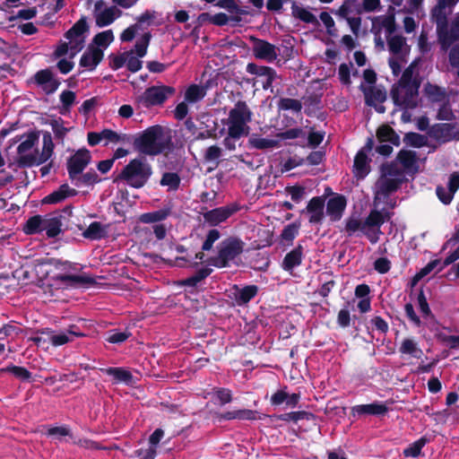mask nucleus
<instances>
[{
    "instance_id": "f03ea898",
    "label": "nucleus",
    "mask_w": 459,
    "mask_h": 459,
    "mask_svg": "<svg viewBox=\"0 0 459 459\" xmlns=\"http://www.w3.org/2000/svg\"><path fill=\"white\" fill-rule=\"evenodd\" d=\"M152 175V166L144 159L135 158L123 168L115 181L122 180L139 189L146 185Z\"/></svg>"
},
{
    "instance_id": "b1692460",
    "label": "nucleus",
    "mask_w": 459,
    "mask_h": 459,
    "mask_svg": "<svg viewBox=\"0 0 459 459\" xmlns=\"http://www.w3.org/2000/svg\"><path fill=\"white\" fill-rule=\"evenodd\" d=\"M121 14L122 12L117 6L107 7L103 11L95 13L96 25L100 28L108 26Z\"/></svg>"
},
{
    "instance_id": "de8ad7c7",
    "label": "nucleus",
    "mask_w": 459,
    "mask_h": 459,
    "mask_svg": "<svg viewBox=\"0 0 459 459\" xmlns=\"http://www.w3.org/2000/svg\"><path fill=\"white\" fill-rule=\"evenodd\" d=\"M279 110H291L295 113H299L302 110V103L300 100L290 98H281L278 101Z\"/></svg>"
},
{
    "instance_id": "ea45409f",
    "label": "nucleus",
    "mask_w": 459,
    "mask_h": 459,
    "mask_svg": "<svg viewBox=\"0 0 459 459\" xmlns=\"http://www.w3.org/2000/svg\"><path fill=\"white\" fill-rule=\"evenodd\" d=\"M44 218L41 215H34L26 221L23 231L27 235H34L43 231Z\"/></svg>"
},
{
    "instance_id": "a878e982",
    "label": "nucleus",
    "mask_w": 459,
    "mask_h": 459,
    "mask_svg": "<svg viewBox=\"0 0 459 459\" xmlns=\"http://www.w3.org/2000/svg\"><path fill=\"white\" fill-rule=\"evenodd\" d=\"M54 278L56 281L68 283L70 286L95 285L97 283L93 277L87 274H56Z\"/></svg>"
},
{
    "instance_id": "680f3d73",
    "label": "nucleus",
    "mask_w": 459,
    "mask_h": 459,
    "mask_svg": "<svg viewBox=\"0 0 459 459\" xmlns=\"http://www.w3.org/2000/svg\"><path fill=\"white\" fill-rule=\"evenodd\" d=\"M49 125L52 127L55 137L58 140H63L69 131L68 128L64 126V120L61 117L52 119Z\"/></svg>"
},
{
    "instance_id": "603ef678",
    "label": "nucleus",
    "mask_w": 459,
    "mask_h": 459,
    "mask_svg": "<svg viewBox=\"0 0 459 459\" xmlns=\"http://www.w3.org/2000/svg\"><path fill=\"white\" fill-rule=\"evenodd\" d=\"M321 104V95L312 93L304 98V105L306 107L305 113L311 116L316 109L319 108Z\"/></svg>"
},
{
    "instance_id": "aec40b11",
    "label": "nucleus",
    "mask_w": 459,
    "mask_h": 459,
    "mask_svg": "<svg viewBox=\"0 0 459 459\" xmlns=\"http://www.w3.org/2000/svg\"><path fill=\"white\" fill-rule=\"evenodd\" d=\"M388 411V407L385 403H373L369 404H359L351 407L352 416L361 415H384Z\"/></svg>"
},
{
    "instance_id": "6e6552de",
    "label": "nucleus",
    "mask_w": 459,
    "mask_h": 459,
    "mask_svg": "<svg viewBox=\"0 0 459 459\" xmlns=\"http://www.w3.org/2000/svg\"><path fill=\"white\" fill-rule=\"evenodd\" d=\"M361 233L369 240L371 244H377L379 241V236L382 234L383 218L378 210L373 209L363 221Z\"/></svg>"
},
{
    "instance_id": "6ab92c4d",
    "label": "nucleus",
    "mask_w": 459,
    "mask_h": 459,
    "mask_svg": "<svg viewBox=\"0 0 459 459\" xmlns=\"http://www.w3.org/2000/svg\"><path fill=\"white\" fill-rule=\"evenodd\" d=\"M104 56V52L101 48H95L93 45L88 47V50L85 51L80 59V66L90 68V70L95 69V67L101 62Z\"/></svg>"
},
{
    "instance_id": "37998d69",
    "label": "nucleus",
    "mask_w": 459,
    "mask_h": 459,
    "mask_svg": "<svg viewBox=\"0 0 459 459\" xmlns=\"http://www.w3.org/2000/svg\"><path fill=\"white\" fill-rule=\"evenodd\" d=\"M170 214V209H160L152 212H146L141 215V221L143 223H154L166 220Z\"/></svg>"
},
{
    "instance_id": "7ed1b4c3",
    "label": "nucleus",
    "mask_w": 459,
    "mask_h": 459,
    "mask_svg": "<svg viewBox=\"0 0 459 459\" xmlns=\"http://www.w3.org/2000/svg\"><path fill=\"white\" fill-rule=\"evenodd\" d=\"M245 243L238 237L230 236L223 239L217 247V255L209 257L206 263L216 268L229 267L244 251Z\"/></svg>"
},
{
    "instance_id": "0e129e2a",
    "label": "nucleus",
    "mask_w": 459,
    "mask_h": 459,
    "mask_svg": "<svg viewBox=\"0 0 459 459\" xmlns=\"http://www.w3.org/2000/svg\"><path fill=\"white\" fill-rule=\"evenodd\" d=\"M133 54V50L131 51H126L125 53H122L120 55H110L109 56V59H110V63H109V66L112 70H118L120 69L121 67H123L126 63V60H127V56L129 55H132Z\"/></svg>"
},
{
    "instance_id": "39448f33",
    "label": "nucleus",
    "mask_w": 459,
    "mask_h": 459,
    "mask_svg": "<svg viewBox=\"0 0 459 459\" xmlns=\"http://www.w3.org/2000/svg\"><path fill=\"white\" fill-rule=\"evenodd\" d=\"M418 85H401L395 83L392 86L390 95L395 106L402 109H414L418 107L419 100Z\"/></svg>"
},
{
    "instance_id": "6e6d98bb",
    "label": "nucleus",
    "mask_w": 459,
    "mask_h": 459,
    "mask_svg": "<svg viewBox=\"0 0 459 459\" xmlns=\"http://www.w3.org/2000/svg\"><path fill=\"white\" fill-rule=\"evenodd\" d=\"M152 35L150 32H145L135 42L134 50L138 57H143L147 53V48L150 44Z\"/></svg>"
},
{
    "instance_id": "f257e3e1",
    "label": "nucleus",
    "mask_w": 459,
    "mask_h": 459,
    "mask_svg": "<svg viewBox=\"0 0 459 459\" xmlns=\"http://www.w3.org/2000/svg\"><path fill=\"white\" fill-rule=\"evenodd\" d=\"M134 148L144 155L157 156L173 149L172 137L169 132L160 125L149 126L134 139Z\"/></svg>"
},
{
    "instance_id": "4be33fe9",
    "label": "nucleus",
    "mask_w": 459,
    "mask_h": 459,
    "mask_svg": "<svg viewBox=\"0 0 459 459\" xmlns=\"http://www.w3.org/2000/svg\"><path fill=\"white\" fill-rule=\"evenodd\" d=\"M437 4L432 10V19L437 25L438 37L446 30L448 25L447 17L445 12L446 7V0H437Z\"/></svg>"
},
{
    "instance_id": "9b49d317",
    "label": "nucleus",
    "mask_w": 459,
    "mask_h": 459,
    "mask_svg": "<svg viewBox=\"0 0 459 459\" xmlns=\"http://www.w3.org/2000/svg\"><path fill=\"white\" fill-rule=\"evenodd\" d=\"M362 91L365 97V103L368 107H373L377 113L383 114L385 112V106L381 105L386 100V91L385 88L368 86L363 87L361 85Z\"/></svg>"
},
{
    "instance_id": "423d86ee",
    "label": "nucleus",
    "mask_w": 459,
    "mask_h": 459,
    "mask_svg": "<svg viewBox=\"0 0 459 459\" xmlns=\"http://www.w3.org/2000/svg\"><path fill=\"white\" fill-rule=\"evenodd\" d=\"M176 89L169 85H152L145 89L137 98V102L146 108L162 106L169 98L174 96Z\"/></svg>"
},
{
    "instance_id": "052dcab7",
    "label": "nucleus",
    "mask_w": 459,
    "mask_h": 459,
    "mask_svg": "<svg viewBox=\"0 0 459 459\" xmlns=\"http://www.w3.org/2000/svg\"><path fill=\"white\" fill-rule=\"evenodd\" d=\"M389 51L393 55H399L405 45V39L403 36L395 35L387 39Z\"/></svg>"
},
{
    "instance_id": "dca6fc26",
    "label": "nucleus",
    "mask_w": 459,
    "mask_h": 459,
    "mask_svg": "<svg viewBox=\"0 0 459 459\" xmlns=\"http://www.w3.org/2000/svg\"><path fill=\"white\" fill-rule=\"evenodd\" d=\"M325 196H315L312 197L309 202L307 203V205L305 210L302 211L304 212L305 211L310 214L308 221L311 224H321L324 218H325Z\"/></svg>"
},
{
    "instance_id": "7c9ffc66",
    "label": "nucleus",
    "mask_w": 459,
    "mask_h": 459,
    "mask_svg": "<svg viewBox=\"0 0 459 459\" xmlns=\"http://www.w3.org/2000/svg\"><path fill=\"white\" fill-rule=\"evenodd\" d=\"M40 333L41 334H46L48 337L50 343L55 347L62 346L73 342V338H71V335H69L66 331L55 333V331L50 328H44L40 330Z\"/></svg>"
},
{
    "instance_id": "e433bc0d",
    "label": "nucleus",
    "mask_w": 459,
    "mask_h": 459,
    "mask_svg": "<svg viewBox=\"0 0 459 459\" xmlns=\"http://www.w3.org/2000/svg\"><path fill=\"white\" fill-rule=\"evenodd\" d=\"M399 352L401 354L411 355L416 359H420L423 354L422 350L418 347L417 342L411 338H405L403 340L399 348Z\"/></svg>"
},
{
    "instance_id": "393cba45",
    "label": "nucleus",
    "mask_w": 459,
    "mask_h": 459,
    "mask_svg": "<svg viewBox=\"0 0 459 459\" xmlns=\"http://www.w3.org/2000/svg\"><path fill=\"white\" fill-rule=\"evenodd\" d=\"M76 195L77 190L71 188L68 184H63L58 187L57 190L45 196L42 200V203L57 204L65 200L67 197L75 196Z\"/></svg>"
},
{
    "instance_id": "69168bd1",
    "label": "nucleus",
    "mask_w": 459,
    "mask_h": 459,
    "mask_svg": "<svg viewBox=\"0 0 459 459\" xmlns=\"http://www.w3.org/2000/svg\"><path fill=\"white\" fill-rule=\"evenodd\" d=\"M100 134L101 140H107L111 143L126 142L129 140L127 134H118L117 132L108 128L103 129Z\"/></svg>"
},
{
    "instance_id": "58836bf2",
    "label": "nucleus",
    "mask_w": 459,
    "mask_h": 459,
    "mask_svg": "<svg viewBox=\"0 0 459 459\" xmlns=\"http://www.w3.org/2000/svg\"><path fill=\"white\" fill-rule=\"evenodd\" d=\"M276 418L282 421L298 422L302 420H312L315 419V414L306 411H290L283 414L277 415Z\"/></svg>"
},
{
    "instance_id": "c756f323",
    "label": "nucleus",
    "mask_w": 459,
    "mask_h": 459,
    "mask_svg": "<svg viewBox=\"0 0 459 459\" xmlns=\"http://www.w3.org/2000/svg\"><path fill=\"white\" fill-rule=\"evenodd\" d=\"M221 234L217 229H212L210 230L206 236L205 239L203 242L202 245V251L198 252L195 255V258L200 261H204V253L206 251H211L213 247L214 243L221 238Z\"/></svg>"
},
{
    "instance_id": "8fccbe9b",
    "label": "nucleus",
    "mask_w": 459,
    "mask_h": 459,
    "mask_svg": "<svg viewBox=\"0 0 459 459\" xmlns=\"http://www.w3.org/2000/svg\"><path fill=\"white\" fill-rule=\"evenodd\" d=\"M114 40L113 31L111 30L97 33L92 39V44L95 48H107Z\"/></svg>"
},
{
    "instance_id": "20e7f679",
    "label": "nucleus",
    "mask_w": 459,
    "mask_h": 459,
    "mask_svg": "<svg viewBox=\"0 0 459 459\" xmlns=\"http://www.w3.org/2000/svg\"><path fill=\"white\" fill-rule=\"evenodd\" d=\"M253 119V112L245 100H238L230 110L225 122L227 130H232L248 135L250 127L248 123Z\"/></svg>"
},
{
    "instance_id": "bf43d9fd",
    "label": "nucleus",
    "mask_w": 459,
    "mask_h": 459,
    "mask_svg": "<svg viewBox=\"0 0 459 459\" xmlns=\"http://www.w3.org/2000/svg\"><path fill=\"white\" fill-rule=\"evenodd\" d=\"M207 18H209L211 23L216 26H223L230 22V17L224 13H218L214 15H210L208 13H203L199 15V19L206 20Z\"/></svg>"
},
{
    "instance_id": "f8f14e48",
    "label": "nucleus",
    "mask_w": 459,
    "mask_h": 459,
    "mask_svg": "<svg viewBox=\"0 0 459 459\" xmlns=\"http://www.w3.org/2000/svg\"><path fill=\"white\" fill-rule=\"evenodd\" d=\"M31 80L35 84L41 87L47 95L54 94L61 84L60 80L54 77L49 68L38 71Z\"/></svg>"
},
{
    "instance_id": "4d7b16f0",
    "label": "nucleus",
    "mask_w": 459,
    "mask_h": 459,
    "mask_svg": "<svg viewBox=\"0 0 459 459\" xmlns=\"http://www.w3.org/2000/svg\"><path fill=\"white\" fill-rule=\"evenodd\" d=\"M414 65L415 64L411 63L408 67L404 69L397 83H400L401 85H420V81L413 79Z\"/></svg>"
},
{
    "instance_id": "c85d7f7f",
    "label": "nucleus",
    "mask_w": 459,
    "mask_h": 459,
    "mask_svg": "<svg viewBox=\"0 0 459 459\" xmlns=\"http://www.w3.org/2000/svg\"><path fill=\"white\" fill-rule=\"evenodd\" d=\"M62 215L50 218H45L43 223V231L49 238H56L62 231Z\"/></svg>"
},
{
    "instance_id": "f3484780",
    "label": "nucleus",
    "mask_w": 459,
    "mask_h": 459,
    "mask_svg": "<svg viewBox=\"0 0 459 459\" xmlns=\"http://www.w3.org/2000/svg\"><path fill=\"white\" fill-rule=\"evenodd\" d=\"M231 299H234L237 305L244 306L250 302L257 294L259 288L257 285L251 284L244 287L234 285L232 288Z\"/></svg>"
},
{
    "instance_id": "c03bdc74",
    "label": "nucleus",
    "mask_w": 459,
    "mask_h": 459,
    "mask_svg": "<svg viewBox=\"0 0 459 459\" xmlns=\"http://www.w3.org/2000/svg\"><path fill=\"white\" fill-rule=\"evenodd\" d=\"M26 139L22 141L17 147V153L23 154L32 149L39 142V132L31 131L25 134Z\"/></svg>"
},
{
    "instance_id": "0eeeda50",
    "label": "nucleus",
    "mask_w": 459,
    "mask_h": 459,
    "mask_svg": "<svg viewBox=\"0 0 459 459\" xmlns=\"http://www.w3.org/2000/svg\"><path fill=\"white\" fill-rule=\"evenodd\" d=\"M91 155L88 149L81 148L72 155L66 163L69 178L74 180L80 176L91 163Z\"/></svg>"
},
{
    "instance_id": "774afa93",
    "label": "nucleus",
    "mask_w": 459,
    "mask_h": 459,
    "mask_svg": "<svg viewBox=\"0 0 459 459\" xmlns=\"http://www.w3.org/2000/svg\"><path fill=\"white\" fill-rule=\"evenodd\" d=\"M364 225L363 221L355 217H350L346 220L345 222V231L348 236H352L357 231H362Z\"/></svg>"
},
{
    "instance_id": "9d476101",
    "label": "nucleus",
    "mask_w": 459,
    "mask_h": 459,
    "mask_svg": "<svg viewBox=\"0 0 459 459\" xmlns=\"http://www.w3.org/2000/svg\"><path fill=\"white\" fill-rule=\"evenodd\" d=\"M239 210L237 204L217 207L203 213L204 221L211 227H215L226 221Z\"/></svg>"
},
{
    "instance_id": "cd10ccee",
    "label": "nucleus",
    "mask_w": 459,
    "mask_h": 459,
    "mask_svg": "<svg viewBox=\"0 0 459 459\" xmlns=\"http://www.w3.org/2000/svg\"><path fill=\"white\" fill-rule=\"evenodd\" d=\"M377 138L380 143L389 142L394 146L400 145V136L387 124L380 126L377 130Z\"/></svg>"
},
{
    "instance_id": "4c0bfd02",
    "label": "nucleus",
    "mask_w": 459,
    "mask_h": 459,
    "mask_svg": "<svg viewBox=\"0 0 459 459\" xmlns=\"http://www.w3.org/2000/svg\"><path fill=\"white\" fill-rule=\"evenodd\" d=\"M212 273V268L202 267L198 269L192 276L184 279L181 284L187 287H196L199 282L206 279Z\"/></svg>"
},
{
    "instance_id": "412c9836",
    "label": "nucleus",
    "mask_w": 459,
    "mask_h": 459,
    "mask_svg": "<svg viewBox=\"0 0 459 459\" xmlns=\"http://www.w3.org/2000/svg\"><path fill=\"white\" fill-rule=\"evenodd\" d=\"M370 160L365 151H359L354 158L353 174L357 179H364L370 172Z\"/></svg>"
},
{
    "instance_id": "1a4fd4ad",
    "label": "nucleus",
    "mask_w": 459,
    "mask_h": 459,
    "mask_svg": "<svg viewBox=\"0 0 459 459\" xmlns=\"http://www.w3.org/2000/svg\"><path fill=\"white\" fill-rule=\"evenodd\" d=\"M247 73L255 75L257 82H261L262 88L264 91H273V83L277 78L275 69L266 65H259L255 63H248L246 67Z\"/></svg>"
},
{
    "instance_id": "79ce46f5",
    "label": "nucleus",
    "mask_w": 459,
    "mask_h": 459,
    "mask_svg": "<svg viewBox=\"0 0 459 459\" xmlns=\"http://www.w3.org/2000/svg\"><path fill=\"white\" fill-rule=\"evenodd\" d=\"M291 10H292V15L295 18H298L306 23L318 25L319 22H318L316 17L312 13L306 10L305 8L298 6L296 2L292 3Z\"/></svg>"
},
{
    "instance_id": "5fc2aeb1",
    "label": "nucleus",
    "mask_w": 459,
    "mask_h": 459,
    "mask_svg": "<svg viewBox=\"0 0 459 459\" xmlns=\"http://www.w3.org/2000/svg\"><path fill=\"white\" fill-rule=\"evenodd\" d=\"M212 394L218 400L221 406H224L225 404L231 403L233 400L232 392L229 388L216 387L213 388Z\"/></svg>"
},
{
    "instance_id": "2f4dec72",
    "label": "nucleus",
    "mask_w": 459,
    "mask_h": 459,
    "mask_svg": "<svg viewBox=\"0 0 459 459\" xmlns=\"http://www.w3.org/2000/svg\"><path fill=\"white\" fill-rule=\"evenodd\" d=\"M86 16H82L65 33V38L70 41L82 37L85 32L89 31Z\"/></svg>"
},
{
    "instance_id": "e2e57ef3",
    "label": "nucleus",
    "mask_w": 459,
    "mask_h": 459,
    "mask_svg": "<svg viewBox=\"0 0 459 459\" xmlns=\"http://www.w3.org/2000/svg\"><path fill=\"white\" fill-rule=\"evenodd\" d=\"M441 264L440 259H434L429 262L423 268H421L413 277V283L420 281L422 278L429 275L437 265Z\"/></svg>"
},
{
    "instance_id": "4468645a",
    "label": "nucleus",
    "mask_w": 459,
    "mask_h": 459,
    "mask_svg": "<svg viewBox=\"0 0 459 459\" xmlns=\"http://www.w3.org/2000/svg\"><path fill=\"white\" fill-rule=\"evenodd\" d=\"M403 179L380 177L376 183L375 200L388 198L396 192L402 186Z\"/></svg>"
},
{
    "instance_id": "5701e85b",
    "label": "nucleus",
    "mask_w": 459,
    "mask_h": 459,
    "mask_svg": "<svg viewBox=\"0 0 459 459\" xmlns=\"http://www.w3.org/2000/svg\"><path fill=\"white\" fill-rule=\"evenodd\" d=\"M303 247L298 244L291 251L286 254L284 256L281 268L286 272H292V270L300 265L303 259Z\"/></svg>"
},
{
    "instance_id": "864d4df0",
    "label": "nucleus",
    "mask_w": 459,
    "mask_h": 459,
    "mask_svg": "<svg viewBox=\"0 0 459 459\" xmlns=\"http://www.w3.org/2000/svg\"><path fill=\"white\" fill-rule=\"evenodd\" d=\"M76 94L74 91L65 90L60 94V101L62 103L61 114L70 111L71 107L75 102Z\"/></svg>"
},
{
    "instance_id": "2eb2a0df",
    "label": "nucleus",
    "mask_w": 459,
    "mask_h": 459,
    "mask_svg": "<svg viewBox=\"0 0 459 459\" xmlns=\"http://www.w3.org/2000/svg\"><path fill=\"white\" fill-rule=\"evenodd\" d=\"M214 417L219 422L232 420L252 421L260 419L258 411L250 409H238L223 412H215Z\"/></svg>"
},
{
    "instance_id": "3c124183",
    "label": "nucleus",
    "mask_w": 459,
    "mask_h": 459,
    "mask_svg": "<svg viewBox=\"0 0 459 459\" xmlns=\"http://www.w3.org/2000/svg\"><path fill=\"white\" fill-rule=\"evenodd\" d=\"M403 142L409 146L420 148L426 145L427 138L420 134L410 132L405 134Z\"/></svg>"
},
{
    "instance_id": "09e8293b",
    "label": "nucleus",
    "mask_w": 459,
    "mask_h": 459,
    "mask_svg": "<svg viewBox=\"0 0 459 459\" xmlns=\"http://www.w3.org/2000/svg\"><path fill=\"white\" fill-rule=\"evenodd\" d=\"M429 442L428 438L421 437L415 442L410 444L404 450L403 455L405 457H417L420 455L421 449Z\"/></svg>"
},
{
    "instance_id": "bb28decb",
    "label": "nucleus",
    "mask_w": 459,
    "mask_h": 459,
    "mask_svg": "<svg viewBox=\"0 0 459 459\" xmlns=\"http://www.w3.org/2000/svg\"><path fill=\"white\" fill-rule=\"evenodd\" d=\"M397 160L406 171H418V158L413 151L401 150L397 154Z\"/></svg>"
},
{
    "instance_id": "a19ab883",
    "label": "nucleus",
    "mask_w": 459,
    "mask_h": 459,
    "mask_svg": "<svg viewBox=\"0 0 459 459\" xmlns=\"http://www.w3.org/2000/svg\"><path fill=\"white\" fill-rule=\"evenodd\" d=\"M181 183L180 176L177 172H164L160 180L161 186H167L168 191L178 190Z\"/></svg>"
},
{
    "instance_id": "c9c22d12",
    "label": "nucleus",
    "mask_w": 459,
    "mask_h": 459,
    "mask_svg": "<svg viewBox=\"0 0 459 459\" xmlns=\"http://www.w3.org/2000/svg\"><path fill=\"white\" fill-rule=\"evenodd\" d=\"M82 236L87 239L100 240L106 237V228L100 221H93L82 232Z\"/></svg>"
},
{
    "instance_id": "473e14b6",
    "label": "nucleus",
    "mask_w": 459,
    "mask_h": 459,
    "mask_svg": "<svg viewBox=\"0 0 459 459\" xmlns=\"http://www.w3.org/2000/svg\"><path fill=\"white\" fill-rule=\"evenodd\" d=\"M439 39L443 45L447 46H450L454 42L459 40V13L453 21L450 30H448L447 26L446 30L443 32V34H441Z\"/></svg>"
},
{
    "instance_id": "13d9d810",
    "label": "nucleus",
    "mask_w": 459,
    "mask_h": 459,
    "mask_svg": "<svg viewBox=\"0 0 459 459\" xmlns=\"http://www.w3.org/2000/svg\"><path fill=\"white\" fill-rule=\"evenodd\" d=\"M244 136L246 135L240 133L232 130H227V135L223 139L222 143L227 150L235 151L237 147V142Z\"/></svg>"
},
{
    "instance_id": "a211bd4d",
    "label": "nucleus",
    "mask_w": 459,
    "mask_h": 459,
    "mask_svg": "<svg viewBox=\"0 0 459 459\" xmlns=\"http://www.w3.org/2000/svg\"><path fill=\"white\" fill-rule=\"evenodd\" d=\"M346 205L347 200L345 196L342 195H336L327 201L326 214L330 217L332 221H338L341 220Z\"/></svg>"
},
{
    "instance_id": "a18cd8bd",
    "label": "nucleus",
    "mask_w": 459,
    "mask_h": 459,
    "mask_svg": "<svg viewBox=\"0 0 459 459\" xmlns=\"http://www.w3.org/2000/svg\"><path fill=\"white\" fill-rule=\"evenodd\" d=\"M205 94V88L197 84H191L185 92V100L190 103H195L201 100Z\"/></svg>"
},
{
    "instance_id": "ddd939ff",
    "label": "nucleus",
    "mask_w": 459,
    "mask_h": 459,
    "mask_svg": "<svg viewBox=\"0 0 459 459\" xmlns=\"http://www.w3.org/2000/svg\"><path fill=\"white\" fill-rule=\"evenodd\" d=\"M253 56L269 63L277 59V48L267 40L254 38L252 47Z\"/></svg>"
},
{
    "instance_id": "f704fd0d",
    "label": "nucleus",
    "mask_w": 459,
    "mask_h": 459,
    "mask_svg": "<svg viewBox=\"0 0 459 459\" xmlns=\"http://www.w3.org/2000/svg\"><path fill=\"white\" fill-rule=\"evenodd\" d=\"M103 372H105L108 376H112L116 382L117 383H125V384H131L133 381V374L123 368H101Z\"/></svg>"
},
{
    "instance_id": "49530a36",
    "label": "nucleus",
    "mask_w": 459,
    "mask_h": 459,
    "mask_svg": "<svg viewBox=\"0 0 459 459\" xmlns=\"http://www.w3.org/2000/svg\"><path fill=\"white\" fill-rule=\"evenodd\" d=\"M2 372H7L13 374L16 378L22 381H30L32 374L26 368L15 365H9L6 368L1 369Z\"/></svg>"
},
{
    "instance_id": "72a5a7b5",
    "label": "nucleus",
    "mask_w": 459,
    "mask_h": 459,
    "mask_svg": "<svg viewBox=\"0 0 459 459\" xmlns=\"http://www.w3.org/2000/svg\"><path fill=\"white\" fill-rule=\"evenodd\" d=\"M280 146L281 144L279 140L262 138L255 134H253L248 139V147L256 150H266L270 148H278Z\"/></svg>"
},
{
    "instance_id": "338daca9",
    "label": "nucleus",
    "mask_w": 459,
    "mask_h": 459,
    "mask_svg": "<svg viewBox=\"0 0 459 459\" xmlns=\"http://www.w3.org/2000/svg\"><path fill=\"white\" fill-rule=\"evenodd\" d=\"M299 223L297 222L288 224L281 231V238L285 241L292 242L296 236L299 234Z\"/></svg>"
}]
</instances>
